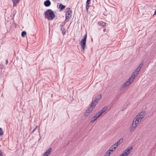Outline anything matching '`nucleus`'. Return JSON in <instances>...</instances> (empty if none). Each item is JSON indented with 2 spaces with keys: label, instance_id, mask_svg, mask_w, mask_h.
Masks as SVG:
<instances>
[{
  "label": "nucleus",
  "instance_id": "f257e3e1",
  "mask_svg": "<svg viewBox=\"0 0 156 156\" xmlns=\"http://www.w3.org/2000/svg\"><path fill=\"white\" fill-rule=\"evenodd\" d=\"M44 18L48 20H53L55 17L54 12L51 9H48L44 12Z\"/></svg>",
  "mask_w": 156,
  "mask_h": 156
},
{
  "label": "nucleus",
  "instance_id": "f03ea898",
  "mask_svg": "<svg viewBox=\"0 0 156 156\" xmlns=\"http://www.w3.org/2000/svg\"><path fill=\"white\" fill-rule=\"evenodd\" d=\"M87 35L86 34L83 36V38L82 39L80 42V45L82 48L81 51L84 52V50L86 46V41L87 39Z\"/></svg>",
  "mask_w": 156,
  "mask_h": 156
},
{
  "label": "nucleus",
  "instance_id": "7ed1b4c3",
  "mask_svg": "<svg viewBox=\"0 0 156 156\" xmlns=\"http://www.w3.org/2000/svg\"><path fill=\"white\" fill-rule=\"evenodd\" d=\"M139 122L135 119H134L132 125L129 127V130L130 132H132L135 129L136 126L139 123Z\"/></svg>",
  "mask_w": 156,
  "mask_h": 156
},
{
  "label": "nucleus",
  "instance_id": "20e7f679",
  "mask_svg": "<svg viewBox=\"0 0 156 156\" xmlns=\"http://www.w3.org/2000/svg\"><path fill=\"white\" fill-rule=\"evenodd\" d=\"M145 115L146 112H141L136 115L135 119H136V120H137L140 122L141 120L144 117Z\"/></svg>",
  "mask_w": 156,
  "mask_h": 156
},
{
  "label": "nucleus",
  "instance_id": "39448f33",
  "mask_svg": "<svg viewBox=\"0 0 156 156\" xmlns=\"http://www.w3.org/2000/svg\"><path fill=\"white\" fill-rule=\"evenodd\" d=\"M101 98V94H100L96 95L95 97L94 100L92 102L91 105L93 106H95Z\"/></svg>",
  "mask_w": 156,
  "mask_h": 156
},
{
  "label": "nucleus",
  "instance_id": "423d86ee",
  "mask_svg": "<svg viewBox=\"0 0 156 156\" xmlns=\"http://www.w3.org/2000/svg\"><path fill=\"white\" fill-rule=\"evenodd\" d=\"M67 11L66 13V19L69 20L72 16V11L70 9V8H67Z\"/></svg>",
  "mask_w": 156,
  "mask_h": 156
},
{
  "label": "nucleus",
  "instance_id": "0eeeda50",
  "mask_svg": "<svg viewBox=\"0 0 156 156\" xmlns=\"http://www.w3.org/2000/svg\"><path fill=\"white\" fill-rule=\"evenodd\" d=\"M95 106H93L91 105V103L90 105V106L88 108V109L84 113V115L86 116H88L89 113L92 112Z\"/></svg>",
  "mask_w": 156,
  "mask_h": 156
},
{
  "label": "nucleus",
  "instance_id": "6e6552de",
  "mask_svg": "<svg viewBox=\"0 0 156 156\" xmlns=\"http://www.w3.org/2000/svg\"><path fill=\"white\" fill-rule=\"evenodd\" d=\"M132 147H128L126 150L123 151L122 153L126 156H127L130 153V151L132 149Z\"/></svg>",
  "mask_w": 156,
  "mask_h": 156
},
{
  "label": "nucleus",
  "instance_id": "1a4fd4ad",
  "mask_svg": "<svg viewBox=\"0 0 156 156\" xmlns=\"http://www.w3.org/2000/svg\"><path fill=\"white\" fill-rule=\"evenodd\" d=\"M107 108V107L105 106L101 110H100L98 113L99 115V116H100L102 114L106 111Z\"/></svg>",
  "mask_w": 156,
  "mask_h": 156
},
{
  "label": "nucleus",
  "instance_id": "9d476101",
  "mask_svg": "<svg viewBox=\"0 0 156 156\" xmlns=\"http://www.w3.org/2000/svg\"><path fill=\"white\" fill-rule=\"evenodd\" d=\"M138 74H136V73H134L133 72V74L132 75L131 77H130L128 80L130 81H132V83L133 82L134 78L137 76Z\"/></svg>",
  "mask_w": 156,
  "mask_h": 156
},
{
  "label": "nucleus",
  "instance_id": "9b49d317",
  "mask_svg": "<svg viewBox=\"0 0 156 156\" xmlns=\"http://www.w3.org/2000/svg\"><path fill=\"white\" fill-rule=\"evenodd\" d=\"M132 83V81H130L128 80L122 85L125 88L128 86L130 85Z\"/></svg>",
  "mask_w": 156,
  "mask_h": 156
},
{
  "label": "nucleus",
  "instance_id": "f8f14e48",
  "mask_svg": "<svg viewBox=\"0 0 156 156\" xmlns=\"http://www.w3.org/2000/svg\"><path fill=\"white\" fill-rule=\"evenodd\" d=\"M100 116H99V115L98 114V115H96L93 117H92L91 118V120H90V122H95L96 120L98 119V118H99Z\"/></svg>",
  "mask_w": 156,
  "mask_h": 156
},
{
  "label": "nucleus",
  "instance_id": "ddd939ff",
  "mask_svg": "<svg viewBox=\"0 0 156 156\" xmlns=\"http://www.w3.org/2000/svg\"><path fill=\"white\" fill-rule=\"evenodd\" d=\"M51 3L50 0H47L44 2V5L46 7H48L50 5Z\"/></svg>",
  "mask_w": 156,
  "mask_h": 156
},
{
  "label": "nucleus",
  "instance_id": "4468645a",
  "mask_svg": "<svg viewBox=\"0 0 156 156\" xmlns=\"http://www.w3.org/2000/svg\"><path fill=\"white\" fill-rule=\"evenodd\" d=\"M123 141V138H121L117 142L115 143L114 144V145H115L116 147H117L118 146V144H119L122 143Z\"/></svg>",
  "mask_w": 156,
  "mask_h": 156
},
{
  "label": "nucleus",
  "instance_id": "2eb2a0df",
  "mask_svg": "<svg viewBox=\"0 0 156 156\" xmlns=\"http://www.w3.org/2000/svg\"><path fill=\"white\" fill-rule=\"evenodd\" d=\"M98 24L99 25L103 27L106 26V23L101 21L98 22Z\"/></svg>",
  "mask_w": 156,
  "mask_h": 156
},
{
  "label": "nucleus",
  "instance_id": "dca6fc26",
  "mask_svg": "<svg viewBox=\"0 0 156 156\" xmlns=\"http://www.w3.org/2000/svg\"><path fill=\"white\" fill-rule=\"evenodd\" d=\"M116 147V146H114V145H113L110 147V149L108 151L109 152H110V151H113L115 150Z\"/></svg>",
  "mask_w": 156,
  "mask_h": 156
},
{
  "label": "nucleus",
  "instance_id": "f3484780",
  "mask_svg": "<svg viewBox=\"0 0 156 156\" xmlns=\"http://www.w3.org/2000/svg\"><path fill=\"white\" fill-rule=\"evenodd\" d=\"M68 20L65 19L64 22L61 24L60 25V27H63L65 25L66 23L68 22Z\"/></svg>",
  "mask_w": 156,
  "mask_h": 156
},
{
  "label": "nucleus",
  "instance_id": "a211bd4d",
  "mask_svg": "<svg viewBox=\"0 0 156 156\" xmlns=\"http://www.w3.org/2000/svg\"><path fill=\"white\" fill-rule=\"evenodd\" d=\"M60 30L62 31V33L63 35L65 34L66 32V31L65 29V28H63V27H60Z\"/></svg>",
  "mask_w": 156,
  "mask_h": 156
},
{
  "label": "nucleus",
  "instance_id": "6ab92c4d",
  "mask_svg": "<svg viewBox=\"0 0 156 156\" xmlns=\"http://www.w3.org/2000/svg\"><path fill=\"white\" fill-rule=\"evenodd\" d=\"M52 149L51 148H49L45 152L46 154H48V155L50 154L51 152V151Z\"/></svg>",
  "mask_w": 156,
  "mask_h": 156
},
{
  "label": "nucleus",
  "instance_id": "aec40b11",
  "mask_svg": "<svg viewBox=\"0 0 156 156\" xmlns=\"http://www.w3.org/2000/svg\"><path fill=\"white\" fill-rule=\"evenodd\" d=\"M13 2V5L14 6H16L17 3L19 2V0H12Z\"/></svg>",
  "mask_w": 156,
  "mask_h": 156
},
{
  "label": "nucleus",
  "instance_id": "412c9836",
  "mask_svg": "<svg viewBox=\"0 0 156 156\" xmlns=\"http://www.w3.org/2000/svg\"><path fill=\"white\" fill-rule=\"evenodd\" d=\"M59 7L61 10H62L65 8V6L62 4H60L59 5Z\"/></svg>",
  "mask_w": 156,
  "mask_h": 156
},
{
  "label": "nucleus",
  "instance_id": "4be33fe9",
  "mask_svg": "<svg viewBox=\"0 0 156 156\" xmlns=\"http://www.w3.org/2000/svg\"><path fill=\"white\" fill-rule=\"evenodd\" d=\"M140 69V68H139L137 67V68L134 71V73H136V74H138Z\"/></svg>",
  "mask_w": 156,
  "mask_h": 156
},
{
  "label": "nucleus",
  "instance_id": "5701e85b",
  "mask_svg": "<svg viewBox=\"0 0 156 156\" xmlns=\"http://www.w3.org/2000/svg\"><path fill=\"white\" fill-rule=\"evenodd\" d=\"M26 34V32L25 31H23L21 33L22 37H23Z\"/></svg>",
  "mask_w": 156,
  "mask_h": 156
},
{
  "label": "nucleus",
  "instance_id": "b1692460",
  "mask_svg": "<svg viewBox=\"0 0 156 156\" xmlns=\"http://www.w3.org/2000/svg\"><path fill=\"white\" fill-rule=\"evenodd\" d=\"M110 154V152H108V151L105 153L104 156H109Z\"/></svg>",
  "mask_w": 156,
  "mask_h": 156
},
{
  "label": "nucleus",
  "instance_id": "393cba45",
  "mask_svg": "<svg viewBox=\"0 0 156 156\" xmlns=\"http://www.w3.org/2000/svg\"><path fill=\"white\" fill-rule=\"evenodd\" d=\"M3 133L2 132V129L0 128V136H3Z\"/></svg>",
  "mask_w": 156,
  "mask_h": 156
},
{
  "label": "nucleus",
  "instance_id": "a878e982",
  "mask_svg": "<svg viewBox=\"0 0 156 156\" xmlns=\"http://www.w3.org/2000/svg\"><path fill=\"white\" fill-rule=\"evenodd\" d=\"M143 65V62H142L141 63L138 67L139 68H140V69L141 68V67H142Z\"/></svg>",
  "mask_w": 156,
  "mask_h": 156
},
{
  "label": "nucleus",
  "instance_id": "bb28decb",
  "mask_svg": "<svg viewBox=\"0 0 156 156\" xmlns=\"http://www.w3.org/2000/svg\"><path fill=\"white\" fill-rule=\"evenodd\" d=\"M5 154L0 150V156H5Z\"/></svg>",
  "mask_w": 156,
  "mask_h": 156
},
{
  "label": "nucleus",
  "instance_id": "cd10ccee",
  "mask_svg": "<svg viewBox=\"0 0 156 156\" xmlns=\"http://www.w3.org/2000/svg\"><path fill=\"white\" fill-rule=\"evenodd\" d=\"M125 88L122 85L120 88L119 90L120 91H121L123 90Z\"/></svg>",
  "mask_w": 156,
  "mask_h": 156
},
{
  "label": "nucleus",
  "instance_id": "c85d7f7f",
  "mask_svg": "<svg viewBox=\"0 0 156 156\" xmlns=\"http://www.w3.org/2000/svg\"><path fill=\"white\" fill-rule=\"evenodd\" d=\"M91 0H87L86 4H87V5H88L90 3V1Z\"/></svg>",
  "mask_w": 156,
  "mask_h": 156
},
{
  "label": "nucleus",
  "instance_id": "c756f323",
  "mask_svg": "<svg viewBox=\"0 0 156 156\" xmlns=\"http://www.w3.org/2000/svg\"><path fill=\"white\" fill-rule=\"evenodd\" d=\"M89 5H87V4H86V9L87 10V11H88V9L89 8Z\"/></svg>",
  "mask_w": 156,
  "mask_h": 156
},
{
  "label": "nucleus",
  "instance_id": "7c9ffc66",
  "mask_svg": "<svg viewBox=\"0 0 156 156\" xmlns=\"http://www.w3.org/2000/svg\"><path fill=\"white\" fill-rule=\"evenodd\" d=\"M48 154H46V153H45L44 154L43 156H48Z\"/></svg>",
  "mask_w": 156,
  "mask_h": 156
},
{
  "label": "nucleus",
  "instance_id": "2f4dec72",
  "mask_svg": "<svg viewBox=\"0 0 156 156\" xmlns=\"http://www.w3.org/2000/svg\"><path fill=\"white\" fill-rule=\"evenodd\" d=\"M8 59H7L5 61V63L6 64H8Z\"/></svg>",
  "mask_w": 156,
  "mask_h": 156
},
{
  "label": "nucleus",
  "instance_id": "473e14b6",
  "mask_svg": "<svg viewBox=\"0 0 156 156\" xmlns=\"http://www.w3.org/2000/svg\"><path fill=\"white\" fill-rule=\"evenodd\" d=\"M119 156H125V155H124V154H123V153H122V154H121Z\"/></svg>",
  "mask_w": 156,
  "mask_h": 156
},
{
  "label": "nucleus",
  "instance_id": "72a5a7b5",
  "mask_svg": "<svg viewBox=\"0 0 156 156\" xmlns=\"http://www.w3.org/2000/svg\"><path fill=\"white\" fill-rule=\"evenodd\" d=\"M36 127L32 131V133H33L34 132V131L36 129Z\"/></svg>",
  "mask_w": 156,
  "mask_h": 156
},
{
  "label": "nucleus",
  "instance_id": "f704fd0d",
  "mask_svg": "<svg viewBox=\"0 0 156 156\" xmlns=\"http://www.w3.org/2000/svg\"><path fill=\"white\" fill-rule=\"evenodd\" d=\"M103 31L104 32H105L106 31V29H103Z\"/></svg>",
  "mask_w": 156,
  "mask_h": 156
},
{
  "label": "nucleus",
  "instance_id": "c9c22d12",
  "mask_svg": "<svg viewBox=\"0 0 156 156\" xmlns=\"http://www.w3.org/2000/svg\"><path fill=\"white\" fill-rule=\"evenodd\" d=\"M154 15H156V10H155V12L154 13Z\"/></svg>",
  "mask_w": 156,
  "mask_h": 156
},
{
  "label": "nucleus",
  "instance_id": "e433bc0d",
  "mask_svg": "<svg viewBox=\"0 0 156 156\" xmlns=\"http://www.w3.org/2000/svg\"><path fill=\"white\" fill-rule=\"evenodd\" d=\"M52 96H53V95H51V97H52Z\"/></svg>",
  "mask_w": 156,
  "mask_h": 156
},
{
  "label": "nucleus",
  "instance_id": "4c0bfd02",
  "mask_svg": "<svg viewBox=\"0 0 156 156\" xmlns=\"http://www.w3.org/2000/svg\"><path fill=\"white\" fill-rule=\"evenodd\" d=\"M98 114V113H96V115H97Z\"/></svg>",
  "mask_w": 156,
  "mask_h": 156
}]
</instances>
